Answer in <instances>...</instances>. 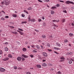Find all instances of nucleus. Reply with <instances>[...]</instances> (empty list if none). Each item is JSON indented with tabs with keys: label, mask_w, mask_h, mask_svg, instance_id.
<instances>
[{
	"label": "nucleus",
	"mask_w": 74,
	"mask_h": 74,
	"mask_svg": "<svg viewBox=\"0 0 74 74\" xmlns=\"http://www.w3.org/2000/svg\"><path fill=\"white\" fill-rule=\"evenodd\" d=\"M5 51H8V48L7 47H6L5 48Z\"/></svg>",
	"instance_id": "nucleus-31"
},
{
	"label": "nucleus",
	"mask_w": 74,
	"mask_h": 74,
	"mask_svg": "<svg viewBox=\"0 0 74 74\" xmlns=\"http://www.w3.org/2000/svg\"><path fill=\"white\" fill-rule=\"evenodd\" d=\"M27 49H26V48H23V51L24 52H26Z\"/></svg>",
	"instance_id": "nucleus-18"
},
{
	"label": "nucleus",
	"mask_w": 74,
	"mask_h": 74,
	"mask_svg": "<svg viewBox=\"0 0 74 74\" xmlns=\"http://www.w3.org/2000/svg\"><path fill=\"white\" fill-rule=\"evenodd\" d=\"M28 10H32V8L31 7H29V8L27 9Z\"/></svg>",
	"instance_id": "nucleus-28"
},
{
	"label": "nucleus",
	"mask_w": 74,
	"mask_h": 74,
	"mask_svg": "<svg viewBox=\"0 0 74 74\" xmlns=\"http://www.w3.org/2000/svg\"><path fill=\"white\" fill-rule=\"evenodd\" d=\"M47 46L48 47H50L51 45L49 43H47Z\"/></svg>",
	"instance_id": "nucleus-35"
},
{
	"label": "nucleus",
	"mask_w": 74,
	"mask_h": 74,
	"mask_svg": "<svg viewBox=\"0 0 74 74\" xmlns=\"http://www.w3.org/2000/svg\"><path fill=\"white\" fill-rule=\"evenodd\" d=\"M25 60V58H22V61H24V60Z\"/></svg>",
	"instance_id": "nucleus-51"
},
{
	"label": "nucleus",
	"mask_w": 74,
	"mask_h": 74,
	"mask_svg": "<svg viewBox=\"0 0 74 74\" xmlns=\"http://www.w3.org/2000/svg\"><path fill=\"white\" fill-rule=\"evenodd\" d=\"M56 45H58V47H60V44L57 42L56 43Z\"/></svg>",
	"instance_id": "nucleus-13"
},
{
	"label": "nucleus",
	"mask_w": 74,
	"mask_h": 74,
	"mask_svg": "<svg viewBox=\"0 0 74 74\" xmlns=\"http://www.w3.org/2000/svg\"><path fill=\"white\" fill-rule=\"evenodd\" d=\"M42 66L43 67H46L47 66V64L46 63H43L42 64Z\"/></svg>",
	"instance_id": "nucleus-7"
},
{
	"label": "nucleus",
	"mask_w": 74,
	"mask_h": 74,
	"mask_svg": "<svg viewBox=\"0 0 74 74\" xmlns=\"http://www.w3.org/2000/svg\"><path fill=\"white\" fill-rule=\"evenodd\" d=\"M43 25L44 26H46V23L45 22H44L43 23Z\"/></svg>",
	"instance_id": "nucleus-26"
},
{
	"label": "nucleus",
	"mask_w": 74,
	"mask_h": 74,
	"mask_svg": "<svg viewBox=\"0 0 74 74\" xmlns=\"http://www.w3.org/2000/svg\"><path fill=\"white\" fill-rule=\"evenodd\" d=\"M21 16L22 17H25V14H22Z\"/></svg>",
	"instance_id": "nucleus-36"
},
{
	"label": "nucleus",
	"mask_w": 74,
	"mask_h": 74,
	"mask_svg": "<svg viewBox=\"0 0 74 74\" xmlns=\"http://www.w3.org/2000/svg\"><path fill=\"white\" fill-rule=\"evenodd\" d=\"M65 19H63L62 20V23H64V22H65Z\"/></svg>",
	"instance_id": "nucleus-24"
},
{
	"label": "nucleus",
	"mask_w": 74,
	"mask_h": 74,
	"mask_svg": "<svg viewBox=\"0 0 74 74\" xmlns=\"http://www.w3.org/2000/svg\"><path fill=\"white\" fill-rule=\"evenodd\" d=\"M30 57H31V58H33V55H30Z\"/></svg>",
	"instance_id": "nucleus-58"
},
{
	"label": "nucleus",
	"mask_w": 74,
	"mask_h": 74,
	"mask_svg": "<svg viewBox=\"0 0 74 74\" xmlns=\"http://www.w3.org/2000/svg\"><path fill=\"white\" fill-rule=\"evenodd\" d=\"M32 52H34V53L35 52H37V51L36 50H33Z\"/></svg>",
	"instance_id": "nucleus-38"
},
{
	"label": "nucleus",
	"mask_w": 74,
	"mask_h": 74,
	"mask_svg": "<svg viewBox=\"0 0 74 74\" xmlns=\"http://www.w3.org/2000/svg\"><path fill=\"white\" fill-rule=\"evenodd\" d=\"M8 57L10 58H12V56L11 54H9Z\"/></svg>",
	"instance_id": "nucleus-21"
},
{
	"label": "nucleus",
	"mask_w": 74,
	"mask_h": 74,
	"mask_svg": "<svg viewBox=\"0 0 74 74\" xmlns=\"http://www.w3.org/2000/svg\"><path fill=\"white\" fill-rule=\"evenodd\" d=\"M5 18H9V16H5Z\"/></svg>",
	"instance_id": "nucleus-43"
},
{
	"label": "nucleus",
	"mask_w": 74,
	"mask_h": 74,
	"mask_svg": "<svg viewBox=\"0 0 74 74\" xmlns=\"http://www.w3.org/2000/svg\"><path fill=\"white\" fill-rule=\"evenodd\" d=\"M42 37L43 38H46V36L44 35H43L42 36Z\"/></svg>",
	"instance_id": "nucleus-16"
},
{
	"label": "nucleus",
	"mask_w": 74,
	"mask_h": 74,
	"mask_svg": "<svg viewBox=\"0 0 74 74\" xmlns=\"http://www.w3.org/2000/svg\"><path fill=\"white\" fill-rule=\"evenodd\" d=\"M69 64H71L72 63V61L71 60H70L69 62Z\"/></svg>",
	"instance_id": "nucleus-39"
},
{
	"label": "nucleus",
	"mask_w": 74,
	"mask_h": 74,
	"mask_svg": "<svg viewBox=\"0 0 74 74\" xmlns=\"http://www.w3.org/2000/svg\"><path fill=\"white\" fill-rule=\"evenodd\" d=\"M1 4H3V5H4V4H5L4 3V2H1Z\"/></svg>",
	"instance_id": "nucleus-52"
},
{
	"label": "nucleus",
	"mask_w": 74,
	"mask_h": 74,
	"mask_svg": "<svg viewBox=\"0 0 74 74\" xmlns=\"http://www.w3.org/2000/svg\"><path fill=\"white\" fill-rule=\"evenodd\" d=\"M69 35L70 37H73V34H71V33L69 34Z\"/></svg>",
	"instance_id": "nucleus-22"
},
{
	"label": "nucleus",
	"mask_w": 74,
	"mask_h": 74,
	"mask_svg": "<svg viewBox=\"0 0 74 74\" xmlns=\"http://www.w3.org/2000/svg\"><path fill=\"white\" fill-rule=\"evenodd\" d=\"M59 22V20L58 19V20H56V22Z\"/></svg>",
	"instance_id": "nucleus-46"
},
{
	"label": "nucleus",
	"mask_w": 74,
	"mask_h": 74,
	"mask_svg": "<svg viewBox=\"0 0 74 74\" xmlns=\"http://www.w3.org/2000/svg\"><path fill=\"white\" fill-rule=\"evenodd\" d=\"M51 14H52V15H53L55 13V12L53 11V10H51Z\"/></svg>",
	"instance_id": "nucleus-15"
},
{
	"label": "nucleus",
	"mask_w": 74,
	"mask_h": 74,
	"mask_svg": "<svg viewBox=\"0 0 74 74\" xmlns=\"http://www.w3.org/2000/svg\"><path fill=\"white\" fill-rule=\"evenodd\" d=\"M59 1L60 2H61V3H64V1H61V0L60 1Z\"/></svg>",
	"instance_id": "nucleus-60"
},
{
	"label": "nucleus",
	"mask_w": 74,
	"mask_h": 74,
	"mask_svg": "<svg viewBox=\"0 0 74 74\" xmlns=\"http://www.w3.org/2000/svg\"><path fill=\"white\" fill-rule=\"evenodd\" d=\"M24 12H25V13H26L27 14H28V12H27V11L26 10H24L23 11Z\"/></svg>",
	"instance_id": "nucleus-30"
},
{
	"label": "nucleus",
	"mask_w": 74,
	"mask_h": 74,
	"mask_svg": "<svg viewBox=\"0 0 74 74\" xmlns=\"http://www.w3.org/2000/svg\"><path fill=\"white\" fill-rule=\"evenodd\" d=\"M38 1L40 2V3H42V1L40 0H38Z\"/></svg>",
	"instance_id": "nucleus-47"
},
{
	"label": "nucleus",
	"mask_w": 74,
	"mask_h": 74,
	"mask_svg": "<svg viewBox=\"0 0 74 74\" xmlns=\"http://www.w3.org/2000/svg\"><path fill=\"white\" fill-rule=\"evenodd\" d=\"M26 74H32V73H30V72H27Z\"/></svg>",
	"instance_id": "nucleus-44"
},
{
	"label": "nucleus",
	"mask_w": 74,
	"mask_h": 74,
	"mask_svg": "<svg viewBox=\"0 0 74 74\" xmlns=\"http://www.w3.org/2000/svg\"><path fill=\"white\" fill-rule=\"evenodd\" d=\"M12 16L13 17H14V18H16V17L17 16V15L15 14H13L12 15Z\"/></svg>",
	"instance_id": "nucleus-14"
},
{
	"label": "nucleus",
	"mask_w": 74,
	"mask_h": 74,
	"mask_svg": "<svg viewBox=\"0 0 74 74\" xmlns=\"http://www.w3.org/2000/svg\"><path fill=\"white\" fill-rule=\"evenodd\" d=\"M45 61H46V60H42V62H45Z\"/></svg>",
	"instance_id": "nucleus-64"
},
{
	"label": "nucleus",
	"mask_w": 74,
	"mask_h": 74,
	"mask_svg": "<svg viewBox=\"0 0 74 74\" xmlns=\"http://www.w3.org/2000/svg\"><path fill=\"white\" fill-rule=\"evenodd\" d=\"M12 33H13V34H17L18 32H12Z\"/></svg>",
	"instance_id": "nucleus-11"
},
{
	"label": "nucleus",
	"mask_w": 74,
	"mask_h": 74,
	"mask_svg": "<svg viewBox=\"0 0 74 74\" xmlns=\"http://www.w3.org/2000/svg\"><path fill=\"white\" fill-rule=\"evenodd\" d=\"M41 21H42V20H41V19H38V21L39 22H41Z\"/></svg>",
	"instance_id": "nucleus-55"
},
{
	"label": "nucleus",
	"mask_w": 74,
	"mask_h": 74,
	"mask_svg": "<svg viewBox=\"0 0 74 74\" xmlns=\"http://www.w3.org/2000/svg\"><path fill=\"white\" fill-rule=\"evenodd\" d=\"M53 26H54L53 27V29L54 30L56 29V27H58V25H56L55 24H54Z\"/></svg>",
	"instance_id": "nucleus-8"
},
{
	"label": "nucleus",
	"mask_w": 74,
	"mask_h": 74,
	"mask_svg": "<svg viewBox=\"0 0 74 74\" xmlns=\"http://www.w3.org/2000/svg\"><path fill=\"white\" fill-rule=\"evenodd\" d=\"M53 22H56V20H53L52 21Z\"/></svg>",
	"instance_id": "nucleus-57"
},
{
	"label": "nucleus",
	"mask_w": 74,
	"mask_h": 74,
	"mask_svg": "<svg viewBox=\"0 0 74 74\" xmlns=\"http://www.w3.org/2000/svg\"><path fill=\"white\" fill-rule=\"evenodd\" d=\"M1 19L3 21L5 20V18H4L3 17H2Z\"/></svg>",
	"instance_id": "nucleus-49"
},
{
	"label": "nucleus",
	"mask_w": 74,
	"mask_h": 74,
	"mask_svg": "<svg viewBox=\"0 0 74 74\" xmlns=\"http://www.w3.org/2000/svg\"><path fill=\"white\" fill-rule=\"evenodd\" d=\"M65 58H64V57H62L60 58V59H61L62 60H64V59H65Z\"/></svg>",
	"instance_id": "nucleus-27"
},
{
	"label": "nucleus",
	"mask_w": 74,
	"mask_h": 74,
	"mask_svg": "<svg viewBox=\"0 0 74 74\" xmlns=\"http://www.w3.org/2000/svg\"><path fill=\"white\" fill-rule=\"evenodd\" d=\"M31 22H35L36 21V19H35L32 18L31 20Z\"/></svg>",
	"instance_id": "nucleus-10"
},
{
	"label": "nucleus",
	"mask_w": 74,
	"mask_h": 74,
	"mask_svg": "<svg viewBox=\"0 0 74 74\" xmlns=\"http://www.w3.org/2000/svg\"><path fill=\"white\" fill-rule=\"evenodd\" d=\"M28 21H29V22L31 21V20L30 19V17L28 18Z\"/></svg>",
	"instance_id": "nucleus-40"
},
{
	"label": "nucleus",
	"mask_w": 74,
	"mask_h": 74,
	"mask_svg": "<svg viewBox=\"0 0 74 74\" xmlns=\"http://www.w3.org/2000/svg\"><path fill=\"white\" fill-rule=\"evenodd\" d=\"M9 60V58H8L6 57V58H5L4 59H3L2 60H3V61H6Z\"/></svg>",
	"instance_id": "nucleus-6"
},
{
	"label": "nucleus",
	"mask_w": 74,
	"mask_h": 74,
	"mask_svg": "<svg viewBox=\"0 0 74 74\" xmlns=\"http://www.w3.org/2000/svg\"><path fill=\"white\" fill-rule=\"evenodd\" d=\"M22 56L23 57V58H27L28 57V56H27L26 55H25L24 54H23L22 55Z\"/></svg>",
	"instance_id": "nucleus-9"
},
{
	"label": "nucleus",
	"mask_w": 74,
	"mask_h": 74,
	"mask_svg": "<svg viewBox=\"0 0 74 74\" xmlns=\"http://www.w3.org/2000/svg\"><path fill=\"white\" fill-rule=\"evenodd\" d=\"M35 32H39V31L38 30H37V29H35Z\"/></svg>",
	"instance_id": "nucleus-59"
},
{
	"label": "nucleus",
	"mask_w": 74,
	"mask_h": 74,
	"mask_svg": "<svg viewBox=\"0 0 74 74\" xmlns=\"http://www.w3.org/2000/svg\"><path fill=\"white\" fill-rule=\"evenodd\" d=\"M23 24V23H27V22L26 21H22L21 22Z\"/></svg>",
	"instance_id": "nucleus-34"
},
{
	"label": "nucleus",
	"mask_w": 74,
	"mask_h": 74,
	"mask_svg": "<svg viewBox=\"0 0 74 74\" xmlns=\"http://www.w3.org/2000/svg\"><path fill=\"white\" fill-rule=\"evenodd\" d=\"M14 69H17V66H14Z\"/></svg>",
	"instance_id": "nucleus-42"
},
{
	"label": "nucleus",
	"mask_w": 74,
	"mask_h": 74,
	"mask_svg": "<svg viewBox=\"0 0 74 74\" xmlns=\"http://www.w3.org/2000/svg\"><path fill=\"white\" fill-rule=\"evenodd\" d=\"M61 72L60 71H59L57 73V74H61Z\"/></svg>",
	"instance_id": "nucleus-41"
},
{
	"label": "nucleus",
	"mask_w": 74,
	"mask_h": 74,
	"mask_svg": "<svg viewBox=\"0 0 74 74\" xmlns=\"http://www.w3.org/2000/svg\"><path fill=\"white\" fill-rule=\"evenodd\" d=\"M71 25L73 26H74V24L73 23H71Z\"/></svg>",
	"instance_id": "nucleus-62"
},
{
	"label": "nucleus",
	"mask_w": 74,
	"mask_h": 74,
	"mask_svg": "<svg viewBox=\"0 0 74 74\" xmlns=\"http://www.w3.org/2000/svg\"><path fill=\"white\" fill-rule=\"evenodd\" d=\"M42 55L43 56H45V57H47V56H48V54H47V53L45 52L43 53Z\"/></svg>",
	"instance_id": "nucleus-3"
},
{
	"label": "nucleus",
	"mask_w": 74,
	"mask_h": 74,
	"mask_svg": "<svg viewBox=\"0 0 74 74\" xmlns=\"http://www.w3.org/2000/svg\"><path fill=\"white\" fill-rule=\"evenodd\" d=\"M45 2H49V0H45Z\"/></svg>",
	"instance_id": "nucleus-45"
},
{
	"label": "nucleus",
	"mask_w": 74,
	"mask_h": 74,
	"mask_svg": "<svg viewBox=\"0 0 74 74\" xmlns=\"http://www.w3.org/2000/svg\"><path fill=\"white\" fill-rule=\"evenodd\" d=\"M55 8V7H52L51 8V9H53L54 8Z\"/></svg>",
	"instance_id": "nucleus-63"
},
{
	"label": "nucleus",
	"mask_w": 74,
	"mask_h": 74,
	"mask_svg": "<svg viewBox=\"0 0 74 74\" xmlns=\"http://www.w3.org/2000/svg\"><path fill=\"white\" fill-rule=\"evenodd\" d=\"M40 47L42 49H44L45 48V47L44 46H42V45H40Z\"/></svg>",
	"instance_id": "nucleus-19"
},
{
	"label": "nucleus",
	"mask_w": 74,
	"mask_h": 74,
	"mask_svg": "<svg viewBox=\"0 0 74 74\" xmlns=\"http://www.w3.org/2000/svg\"><path fill=\"white\" fill-rule=\"evenodd\" d=\"M42 19L44 20V19H45V18L44 17V16H42Z\"/></svg>",
	"instance_id": "nucleus-54"
},
{
	"label": "nucleus",
	"mask_w": 74,
	"mask_h": 74,
	"mask_svg": "<svg viewBox=\"0 0 74 74\" xmlns=\"http://www.w3.org/2000/svg\"><path fill=\"white\" fill-rule=\"evenodd\" d=\"M54 53H55L56 54H58V52H56V51H54Z\"/></svg>",
	"instance_id": "nucleus-61"
},
{
	"label": "nucleus",
	"mask_w": 74,
	"mask_h": 74,
	"mask_svg": "<svg viewBox=\"0 0 74 74\" xmlns=\"http://www.w3.org/2000/svg\"><path fill=\"white\" fill-rule=\"evenodd\" d=\"M36 47L38 49H40V46L38 45H36Z\"/></svg>",
	"instance_id": "nucleus-20"
},
{
	"label": "nucleus",
	"mask_w": 74,
	"mask_h": 74,
	"mask_svg": "<svg viewBox=\"0 0 74 74\" xmlns=\"http://www.w3.org/2000/svg\"><path fill=\"white\" fill-rule=\"evenodd\" d=\"M63 12L65 13H67V11H66V10H63Z\"/></svg>",
	"instance_id": "nucleus-56"
},
{
	"label": "nucleus",
	"mask_w": 74,
	"mask_h": 74,
	"mask_svg": "<svg viewBox=\"0 0 74 74\" xmlns=\"http://www.w3.org/2000/svg\"><path fill=\"white\" fill-rule=\"evenodd\" d=\"M18 30H20V31H22V32H23V29L21 28H18Z\"/></svg>",
	"instance_id": "nucleus-37"
},
{
	"label": "nucleus",
	"mask_w": 74,
	"mask_h": 74,
	"mask_svg": "<svg viewBox=\"0 0 74 74\" xmlns=\"http://www.w3.org/2000/svg\"><path fill=\"white\" fill-rule=\"evenodd\" d=\"M48 51L49 52H51V51H52V50H51V49H48Z\"/></svg>",
	"instance_id": "nucleus-48"
},
{
	"label": "nucleus",
	"mask_w": 74,
	"mask_h": 74,
	"mask_svg": "<svg viewBox=\"0 0 74 74\" xmlns=\"http://www.w3.org/2000/svg\"><path fill=\"white\" fill-rule=\"evenodd\" d=\"M54 49H56V50H60V48L55 47L54 48Z\"/></svg>",
	"instance_id": "nucleus-17"
},
{
	"label": "nucleus",
	"mask_w": 74,
	"mask_h": 74,
	"mask_svg": "<svg viewBox=\"0 0 74 74\" xmlns=\"http://www.w3.org/2000/svg\"><path fill=\"white\" fill-rule=\"evenodd\" d=\"M64 42H68L69 41L67 40L66 39L65 40Z\"/></svg>",
	"instance_id": "nucleus-29"
},
{
	"label": "nucleus",
	"mask_w": 74,
	"mask_h": 74,
	"mask_svg": "<svg viewBox=\"0 0 74 74\" xmlns=\"http://www.w3.org/2000/svg\"><path fill=\"white\" fill-rule=\"evenodd\" d=\"M3 53V51L1 50H0V55H1Z\"/></svg>",
	"instance_id": "nucleus-33"
},
{
	"label": "nucleus",
	"mask_w": 74,
	"mask_h": 74,
	"mask_svg": "<svg viewBox=\"0 0 74 74\" xmlns=\"http://www.w3.org/2000/svg\"><path fill=\"white\" fill-rule=\"evenodd\" d=\"M37 67L38 68H41V65H38L37 66Z\"/></svg>",
	"instance_id": "nucleus-23"
},
{
	"label": "nucleus",
	"mask_w": 74,
	"mask_h": 74,
	"mask_svg": "<svg viewBox=\"0 0 74 74\" xmlns=\"http://www.w3.org/2000/svg\"><path fill=\"white\" fill-rule=\"evenodd\" d=\"M56 5L58 7H59L60 6V5L59 4H57Z\"/></svg>",
	"instance_id": "nucleus-53"
},
{
	"label": "nucleus",
	"mask_w": 74,
	"mask_h": 74,
	"mask_svg": "<svg viewBox=\"0 0 74 74\" xmlns=\"http://www.w3.org/2000/svg\"><path fill=\"white\" fill-rule=\"evenodd\" d=\"M0 71H1V72H4V71H5V69L3 68H0Z\"/></svg>",
	"instance_id": "nucleus-4"
},
{
	"label": "nucleus",
	"mask_w": 74,
	"mask_h": 74,
	"mask_svg": "<svg viewBox=\"0 0 74 74\" xmlns=\"http://www.w3.org/2000/svg\"><path fill=\"white\" fill-rule=\"evenodd\" d=\"M17 60L18 61H21V60H22V58L21 57H18L17 58Z\"/></svg>",
	"instance_id": "nucleus-5"
},
{
	"label": "nucleus",
	"mask_w": 74,
	"mask_h": 74,
	"mask_svg": "<svg viewBox=\"0 0 74 74\" xmlns=\"http://www.w3.org/2000/svg\"><path fill=\"white\" fill-rule=\"evenodd\" d=\"M31 47L32 48H34V47H35V46L34 45H32V46H31Z\"/></svg>",
	"instance_id": "nucleus-50"
},
{
	"label": "nucleus",
	"mask_w": 74,
	"mask_h": 74,
	"mask_svg": "<svg viewBox=\"0 0 74 74\" xmlns=\"http://www.w3.org/2000/svg\"><path fill=\"white\" fill-rule=\"evenodd\" d=\"M48 66H52L53 65L52 64H51V63H49L48 64Z\"/></svg>",
	"instance_id": "nucleus-25"
},
{
	"label": "nucleus",
	"mask_w": 74,
	"mask_h": 74,
	"mask_svg": "<svg viewBox=\"0 0 74 74\" xmlns=\"http://www.w3.org/2000/svg\"><path fill=\"white\" fill-rule=\"evenodd\" d=\"M65 3L67 4H74V3L72 1H66Z\"/></svg>",
	"instance_id": "nucleus-1"
},
{
	"label": "nucleus",
	"mask_w": 74,
	"mask_h": 74,
	"mask_svg": "<svg viewBox=\"0 0 74 74\" xmlns=\"http://www.w3.org/2000/svg\"><path fill=\"white\" fill-rule=\"evenodd\" d=\"M10 1L7 0H5V4L6 5H8L10 4Z\"/></svg>",
	"instance_id": "nucleus-2"
},
{
	"label": "nucleus",
	"mask_w": 74,
	"mask_h": 74,
	"mask_svg": "<svg viewBox=\"0 0 74 74\" xmlns=\"http://www.w3.org/2000/svg\"><path fill=\"white\" fill-rule=\"evenodd\" d=\"M68 55H72V54H73V52H69L68 53Z\"/></svg>",
	"instance_id": "nucleus-12"
},
{
	"label": "nucleus",
	"mask_w": 74,
	"mask_h": 74,
	"mask_svg": "<svg viewBox=\"0 0 74 74\" xmlns=\"http://www.w3.org/2000/svg\"><path fill=\"white\" fill-rule=\"evenodd\" d=\"M19 33L21 34V35H23V32H22L21 31H20V32Z\"/></svg>",
	"instance_id": "nucleus-32"
}]
</instances>
